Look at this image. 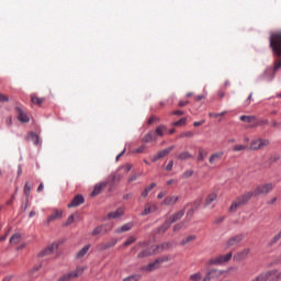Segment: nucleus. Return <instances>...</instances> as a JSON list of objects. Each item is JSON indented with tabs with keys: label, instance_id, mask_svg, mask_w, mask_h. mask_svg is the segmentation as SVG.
I'll list each match as a JSON object with an SVG mask.
<instances>
[{
	"label": "nucleus",
	"instance_id": "1",
	"mask_svg": "<svg viewBox=\"0 0 281 281\" xmlns=\"http://www.w3.org/2000/svg\"><path fill=\"white\" fill-rule=\"evenodd\" d=\"M269 43L272 54L279 58L274 60V71H278L281 69V30L270 32Z\"/></svg>",
	"mask_w": 281,
	"mask_h": 281
},
{
	"label": "nucleus",
	"instance_id": "2",
	"mask_svg": "<svg viewBox=\"0 0 281 281\" xmlns=\"http://www.w3.org/2000/svg\"><path fill=\"white\" fill-rule=\"evenodd\" d=\"M225 273H227V271L225 270H220V269H212L206 273V277L203 279V277H201V273L198 272L195 274H192L190 277V280L192 281H210V280H217V278H223V276H225Z\"/></svg>",
	"mask_w": 281,
	"mask_h": 281
},
{
	"label": "nucleus",
	"instance_id": "3",
	"mask_svg": "<svg viewBox=\"0 0 281 281\" xmlns=\"http://www.w3.org/2000/svg\"><path fill=\"white\" fill-rule=\"evenodd\" d=\"M168 247H171L170 243H165L161 246H150L148 249L140 251L137 258H148V256L159 254V251H164V249H168Z\"/></svg>",
	"mask_w": 281,
	"mask_h": 281
},
{
	"label": "nucleus",
	"instance_id": "4",
	"mask_svg": "<svg viewBox=\"0 0 281 281\" xmlns=\"http://www.w3.org/2000/svg\"><path fill=\"white\" fill-rule=\"evenodd\" d=\"M273 188H276V184L271 182L259 184L255 188L254 191H249L248 194H251V199H252V196H260V194H269V192H271Z\"/></svg>",
	"mask_w": 281,
	"mask_h": 281
},
{
	"label": "nucleus",
	"instance_id": "5",
	"mask_svg": "<svg viewBox=\"0 0 281 281\" xmlns=\"http://www.w3.org/2000/svg\"><path fill=\"white\" fill-rule=\"evenodd\" d=\"M251 199V193L246 192L243 195L238 196L231 205L229 212H236L239 207H243L247 201Z\"/></svg>",
	"mask_w": 281,
	"mask_h": 281
},
{
	"label": "nucleus",
	"instance_id": "6",
	"mask_svg": "<svg viewBox=\"0 0 281 281\" xmlns=\"http://www.w3.org/2000/svg\"><path fill=\"white\" fill-rule=\"evenodd\" d=\"M269 146V140L265 138H255L250 142V146L248 150H262V148H267Z\"/></svg>",
	"mask_w": 281,
	"mask_h": 281
},
{
	"label": "nucleus",
	"instance_id": "7",
	"mask_svg": "<svg viewBox=\"0 0 281 281\" xmlns=\"http://www.w3.org/2000/svg\"><path fill=\"white\" fill-rule=\"evenodd\" d=\"M232 252L226 255H220L215 258H212L207 261V265H225V262H229L232 260Z\"/></svg>",
	"mask_w": 281,
	"mask_h": 281
},
{
	"label": "nucleus",
	"instance_id": "8",
	"mask_svg": "<svg viewBox=\"0 0 281 281\" xmlns=\"http://www.w3.org/2000/svg\"><path fill=\"white\" fill-rule=\"evenodd\" d=\"M245 240V234H237L233 237L228 238V240L225 244V248L229 249L232 247H236L239 243H243Z\"/></svg>",
	"mask_w": 281,
	"mask_h": 281
},
{
	"label": "nucleus",
	"instance_id": "9",
	"mask_svg": "<svg viewBox=\"0 0 281 281\" xmlns=\"http://www.w3.org/2000/svg\"><path fill=\"white\" fill-rule=\"evenodd\" d=\"M56 249H58V245L56 243H53L50 246L40 251L37 258H47V256H52V254H54Z\"/></svg>",
	"mask_w": 281,
	"mask_h": 281
},
{
	"label": "nucleus",
	"instance_id": "10",
	"mask_svg": "<svg viewBox=\"0 0 281 281\" xmlns=\"http://www.w3.org/2000/svg\"><path fill=\"white\" fill-rule=\"evenodd\" d=\"M172 150H175V146H170L166 149L158 151L157 155H155L151 158V161H159V159H164V157H168V155H170V153H172Z\"/></svg>",
	"mask_w": 281,
	"mask_h": 281
},
{
	"label": "nucleus",
	"instance_id": "11",
	"mask_svg": "<svg viewBox=\"0 0 281 281\" xmlns=\"http://www.w3.org/2000/svg\"><path fill=\"white\" fill-rule=\"evenodd\" d=\"M108 232H111V226L103 224V225L97 226L92 231V236H104V234H108Z\"/></svg>",
	"mask_w": 281,
	"mask_h": 281
},
{
	"label": "nucleus",
	"instance_id": "12",
	"mask_svg": "<svg viewBox=\"0 0 281 281\" xmlns=\"http://www.w3.org/2000/svg\"><path fill=\"white\" fill-rule=\"evenodd\" d=\"M251 250L249 248H244L243 250L236 252L234 256H233V260L235 262H240L241 260H245V258H247V256H249V252Z\"/></svg>",
	"mask_w": 281,
	"mask_h": 281
},
{
	"label": "nucleus",
	"instance_id": "13",
	"mask_svg": "<svg viewBox=\"0 0 281 281\" xmlns=\"http://www.w3.org/2000/svg\"><path fill=\"white\" fill-rule=\"evenodd\" d=\"M276 66L272 67H268L266 68L263 75H262V79L267 80L268 82H271V80H273V78H276Z\"/></svg>",
	"mask_w": 281,
	"mask_h": 281
},
{
	"label": "nucleus",
	"instance_id": "14",
	"mask_svg": "<svg viewBox=\"0 0 281 281\" xmlns=\"http://www.w3.org/2000/svg\"><path fill=\"white\" fill-rule=\"evenodd\" d=\"M63 218V210L54 209L52 214L47 217L46 223H52L54 221H60Z\"/></svg>",
	"mask_w": 281,
	"mask_h": 281
},
{
	"label": "nucleus",
	"instance_id": "15",
	"mask_svg": "<svg viewBox=\"0 0 281 281\" xmlns=\"http://www.w3.org/2000/svg\"><path fill=\"white\" fill-rule=\"evenodd\" d=\"M16 114H18V120L19 122H23L24 124L30 122V116L25 113L23 109L20 106L15 108Z\"/></svg>",
	"mask_w": 281,
	"mask_h": 281
},
{
	"label": "nucleus",
	"instance_id": "16",
	"mask_svg": "<svg viewBox=\"0 0 281 281\" xmlns=\"http://www.w3.org/2000/svg\"><path fill=\"white\" fill-rule=\"evenodd\" d=\"M186 216V210L178 211L177 213H173L167 221L172 225V223H177V221H181Z\"/></svg>",
	"mask_w": 281,
	"mask_h": 281
},
{
	"label": "nucleus",
	"instance_id": "17",
	"mask_svg": "<svg viewBox=\"0 0 281 281\" xmlns=\"http://www.w3.org/2000/svg\"><path fill=\"white\" fill-rule=\"evenodd\" d=\"M240 121L246 122L247 124H251V128H256V126H258V120L256 119V116L241 115Z\"/></svg>",
	"mask_w": 281,
	"mask_h": 281
},
{
	"label": "nucleus",
	"instance_id": "18",
	"mask_svg": "<svg viewBox=\"0 0 281 281\" xmlns=\"http://www.w3.org/2000/svg\"><path fill=\"white\" fill-rule=\"evenodd\" d=\"M223 155H225L223 151L212 154L209 158V162L211 164V166L218 164L223 159Z\"/></svg>",
	"mask_w": 281,
	"mask_h": 281
},
{
	"label": "nucleus",
	"instance_id": "19",
	"mask_svg": "<svg viewBox=\"0 0 281 281\" xmlns=\"http://www.w3.org/2000/svg\"><path fill=\"white\" fill-rule=\"evenodd\" d=\"M82 203H85V196L78 194L68 204V207H78L79 205H82Z\"/></svg>",
	"mask_w": 281,
	"mask_h": 281
},
{
	"label": "nucleus",
	"instance_id": "20",
	"mask_svg": "<svg viewBox=\"0 0 281 281\" xmlns=\"http://www.w3.org/2000/svg\"><path fill=\"white\" fill-rule=\"evenodd\" d=\"M106 186H109L108 181L98 183L91 192V196H98V194H100V192H102Z\"/></svg>",
	"mask_w": 281,
	"mask_h": 281
},
{
	"label": "nucleus",
	"instance_id": "21",
	"mask_svg": "<svg viewBox=\"0 0 281 281\" xmlns=\"http://www.w3.org/2000/svg\"><path fill=\"white\" fill-rule=\"evenodd\" d=\"M153 212H157V205L147 203L142 212V216H148V214H153Z\"/></svg>",
	"mask_w": 281,
	"mask_h": 281
},
{
	"label": "nucleus",
	"instance_id": "22",
	"mask_svg": "<svg viewBox=\"0 0 281 281\" xmlns=\"http://www.w3.org/2000/svg\"><path fill=\"white\" fill-rule=\"evenodd\" d=\"M89 249H91L90 244L86 245L82 249H80V250L76 254L75 258H76L77 260H82V258L86 257L87 254H89Z\"/></svg>",
	"mask_w": 281,
	"mask_h": 281
},
{
	"label": "nucleus",
	"instance_id": "23",
	"mask_svg": "<svg viewBox=\"0 0 281 281\" xmlns=\"http://www.w3.org/2000/svg\"><path fill=\"white\" fill-rule=\"evenodd\" d=\"M115 245H117V239H111L110 241L108 243H102L99 245V249L101 251H104L106 249H111V247H115Z\"/></svg>",
	"mask_w": 281,
	"mask_h": 281
},
{
	"label": "nucleus",
	"instance_id": "24",
	"mask_svg": "<svg viewBox=\"0 0 281 281\" xmlns=\"http://www.w3.org/2000/svg\"><path fill=\"white\" fill-rule=\"evenodd\" d=\"M133 229V222H128L121 227L116 228L114 232L115 234H123V232H131Z\"/></svg>",
	"mask_w": 281,
	"mask_h": 281
},
{
	"label": "nucleus",
	"instance_id": "25",
	"mask_svg": "<svg viewBox=\"0 0 281 281\" xmlns=\"http://www.w3.org/2000/svg\"><path fill=\"white\" fill-rule=\"evenodd\" d=\"M216 199H218V194H216V192L210 193L205 199L204 207L212 205Z\"/></svg>",
	"mask_w": 281,
	"mask_h": 281
},
{
	"label": "nucleus",
	"instance_id": "26",
	"mask_svg": "<svg viewBox=\"0 0 281 281\" xmlns=\"http://www.w3.org/2000/svg\"><path fill=\"white\" fill-rule=\"evenodd\" d=\"M85 271H87V266H78L76 270L70 271V273L72 274V278H80Z\"/></svg>",
	"mask_w": 281,
	"mask_h": 281
},
{
	"label": "nucleus",
	"instance_id": "27",
	"mask_svg": "<svg viewBox=\"0 0 281 281\" xmlns=\"http://www.w3.org/2000/svg\"><path fill=\"white\" fill-rule=\"evenodd\" d=\"M179 201V195H169L162 201V205H175Z\"/></svg>",
	"mask_w": 281,
	"mask_h": 281
},
{
	"label": "nucleus",
	"instance_id": "28",
	"mask_svg": "<svg viewBox=\"0 0 281 281\" xmlns=\"http://www.w3.org/2000/svg\"><path fill=\"white\" fill-rule=\"evenodd\" d=\"M145 144H150V142H157V134L155 132H149L143 137Z\"/></svg>",
	"mask_w": 281,
	"mask_h": 281
},
{
	"label": "nucleus",
	"instance_id": "29",
	"mask_svg": "<svg viewBox=\"0 0 281 281\" xmlns=\"http://www.w3.org/2000/svg\"><path fill=\"white\" fill-rule=\"evenodd\" d=\"M170 221L166 220L165 223L156 229V234H165V232H168L170 229Z\"/></svg>",
	"mask_w": 281,
	"mask_h": 281
},
{
	"label": "nucleus",
	"instance_id": "30",
	"mask_svg": "<svg viewBox=\"0 0 281 281\" xmlns=\"http://www.w3.org/2000/svg\"><path fill=\"white\" fill-rule=\"evenodd\" d=\"M194 240H196V235H189L180 241V245L181 247H186V245H190V243H194Z\"/></svg>",
	"mask_w": 281,
	"mask_h": 281
},
{
	"label": "nucleus",
	"instance_id": "31",
	"mask_svg": "<svg viewBox=\"0 0 281 281\" xmlns=\"http://www.w3.org/2000/svg\"><path fill=\"white\" fill-rule=\"evenodd\" d=\"M124 215V209H117L114 212L108 214V218H120V216Z\"/></svg>",
	"mask_w": 281,
	"mask_h": 281
},
{
	"label": "nucleus",
	"instance_id": "32",
	"mask_svg": "<svg viewBox=\"0 0 281 281\" xmlns=\"http://www.w3.org/2000/svg\"><path fill=\"white\" fill-rule=\"evenodd\" d=\"M155 269H159V263L157 262V259L155 260V262H151L142 268L143 271H155Z\"/></svg>",
	"mask_w": 281,
	"mask_h": 281
},
{
	"label": "nucleus",
	"instance_id": "33",
	"mask_svg": "<svg viewBox=\"0 0 281 281\" xmlns=\"http://www.w3.org/2000/svg\"><path fill=\"white\" fill-rule=\"evenodd\" d=\"M23 237L21 236V234L20 233H15V234H13L12 236H11V238H10V244L11 245H19L20 243H21V239H22Z\"/></svg>",
	"mask_w": 281,
	"mask_h": 281
},
{
	"label": "nucleus",
	"instance_id": "34",
	"mask_svg": "<svg viewBox=\"0 0 281 281\" xmlns=\"http://www.w3.org/2000/svg\"><path fill=\"white\" fill-rule=\"evenodd\" d=\"M31 102H32L33 104H37V106H41V104H42L43 102H45V99H44V98H41V97H37V95H35V94H32V95H31Z\"/></svg>",
	"mask_w": 281,
	"mask_h": 281
},
{
	"label": "nucleus",
	"instance_id": "35",
	"mask_svg": "<svg viewBox=\"0 0 281 281\" xmlns=\"http://www.w3.org/2000/svg\"><path fill=\"white\" fill-rule=\"evenodd\" d=\"M157 188V183L153 182L149 187H146L145 190L140 193V196H143V199H146V196H148V193L154 189Z\"/></svg>",
	"mask_w": 281,
	"mask_h": 281
},
{
	"label": "nucleus",
	"instance_id": "36",
	"mask_svg": "<svg viewBox=\"0 0 281 281\" xmlns=\"http://www.w3.org/2000/svg\"><path fill=\"white\" fill-rule=\"evenodd\" d=\"M167 131H168V128L165 125H160V126L156 127V132H154V133L158 137H164V133Z\"/></svg>",
	"mask_w": 281,
	"mask_h": 281
},
{
	"label": "nucleus",
	"instance_id": "37",
	"mask_svg": "<svg viewBox=\"0 0 281 281\" xmlns=\"http://www.w3.org/2000/svg\"><path fill=\"white\" fill-rule=\"evenodd\" d=\"M170 260H172V256H162L156 259L159 267L164 265V262H170Z\"/></svg>",
	"mask_w": 281,
	"mask_h": 281
},
{
	"label": "nucleus",
	"instance_id": "38",
	"mask_svg": "<svg viewBox=\"0 0 281 281\" xmlns=\"http://www.w3.org/2000/svg\"><path fill=\"white\" fill-rule=\"evenodd\" d=\"M71 280H74V276L71 274V272L64 273L57 279V281H71Z\"/></svg>",
	"mask_w": 281,
	"mask_h": 281
},
{
	"label": "nucleus",
	"instance_id": "39",
	"mask_svg": "<svg viewBox=\"0 0 281 281\" xmlns=\"http://www.w3.org/2000/svg\"><path fill=\"white\" fill-rule=\"evenodd\" d=\"M178 159H180V161H186L187 159H192V154H190L189 151H182L178 156Z\"/></svg>",
	"mask_w": 281,
	"mask_h": 281
},
{
	"label": "nucleus",
	"instance_id": "40",
	"mask_svg": "<svg viewBox=\"0 0 281 281\" xmlns=\"http://www.w3.org/2000/svg\"><path fill=\"white\" fill-rule=\"evenodd\" d=\"M243 150H249V146H247V145H235V146H233V153H240Z\"/></svg>",
	"mask_w": 281,
	"mask_h": 281
},
{
	"label": "nucleus",
	"instance_id": "41",
	"mask_svg": "<svg viewBox=\"0 0 281 281\" xmlns=\"http://www.w3.org/2000/svg\"><path fill=\"white\" fill-rule=\"evenodd\" d=\"M205 157H207V151L203 150V149H199L198 153V161H204Z\"/></svg>",
	"mask_w": 281,
	"mask_h": 281
},
{
	"label": "nucleus",
	"instance_id": "42",
	"mask_svg": "<svg viewBox=\"0 0 281 281\" xmlns=\"http://www.w3.org/2000/svg\"><path fill=\"white\" fill-rule=\"evenodd\" d=\"M29 138L31 139V142H33V144H35V146H38V136L36 133L31 132L29 134Z\"/></svg>",
	"mask_w": 281,
	"mask_h": 281
},
{
	"label": "nucleus",
	"instance_id": "43",
	"mask_svg": "<svg viewBox=\"0 0 281 281\" xmlns=\"http://www.w3.org/2000/svg\"><path fill=\"white\" fill-rule=\"evenodd\" d=\"M181 229H186V222L175 224L173 232H181Z\"/></svg>",
	"mask_w": 281,
	"mask_h": 281
},
{
	"label": "nucleus",
	"instance_id": "44",
	"mask_svg": "<svg viewBox=\"0 0 281 281\" xmlns=\"http://www.w3.org/2000/svg\"><path fill=\"white\" fill-rule=\"evenodd\" d=\"M137 238L135 236H131L126 241L123 243V247H130L133 243H136Z\"/></svg>",
	"mask_w": 281,
	"mask_h": 281
},
{
	"label": "nucleus",
	"instance_id": "45",
	"mask_svg": "<svg viewBox=\"0 0 281 281\" xmlns=\"http://www.w3.org/2000/svg\"><path fill=\"white\" fill-rule=\"evenodd\" d=\"M187 122H188V119L187 117H182L179 121L173 122L172 126H186Z\"/></svg>",
	"mask_w": 281,
	"mask_h": 281
},
{
	"label": "nucleus",
	"instance_id": "46",
	"mask_svg": "<svg viewBox=\"0 0 281 281\" xmlns=\"http://www.w3.org/2000/svg\"><path fill=\"white\" fill-rule=\"evenodd\" d=\"M139 177H142V172L133 173V175L128 178L127 182H128V183H133V181H137V179H139Z\"/></svg>",
	"mask_w": 281,
	"mask_h": 281
},
{
	"label": "nucleus",
	"instance_id": "47",
	"mask_svg": "<svg viewBox=\"0 0 281 281\" xmlns=\"http://www.w3.org/2000/svg\"><path fill=\"white\" fill-rule=\"evenodd\" d=\"M194 175V171L189 169L181 175V179H190Z\"/></svg>",
	"mask_w": 281,
	"mask_h": 281
},
{
	"label": "nucleus",
	"instance_id": "48",
	"mask_svg": "<svg viewBox=\"0 0 281 281\" xmlns=\"http://www.w3.org/2000/svg\"><path fill=\"white\" fill-rule=\"evenodd\" d=\"M30 192H32V187L30 186V182H26L25 186H24L25 196H30Z\"/></svg>",
	"mask_w": 281,
	"mask_h": 281
},
{
	"label": "nucleus",
	"instance_id": "49",
	"mask_svg": "<svg viewBox=\"0 0 281 281\" xmlns=\"http://www.w3.org/2000/svg\"><path fill=\"white\" fill-rule=\"evenodd\" d=\"M139 278V274H133L131 277L125 278L123 281H138Z\"/></svg>",
	"mask_w": 281,
	"mask_h": 281
},
{
	"label": "nucleus",
	"instance_id": "50",
	"mask_svg": "<svg viewBox=\"0 0 281 281\" xmlns=\"http://www.w3.org/2000/svg\"><path fill=\"white\" fill-rule=\"evenodd\" d=\"M0 102H10V98L3 93H0Z\"/></svg>",
	"mask_w": 281,
	"mask_h": 281
},
{
	"label": "nucleus",
	"instance_id": "51",
	"mask_svg": "<svg viewBox=\"0 0 281 281\" xmlns=\"http://www.w3.org/2000/svg\"><path fill=\"white\" fill-rule=\"evenodd\" d=\"M180 137H194V133L193 132H183Z\"/></svg>",
	"mask_w": 281,
	"mask_h": 281
},
{
	"label": "nucleus",
	"instance_id": "52",
	"mask_svg": "<svg viewBox=\"0 0 281 281\" xmlns=\"http://www.w3.org/2000/svg\"><path fill=\"white\" fill-rule=\"evenodd\" d=\"M112 181H117V182H120V181H122V175H120V173H115L113 177H112Z\"/></svg>",
	"mask_w": 281,
	"mask_h": 281
},
{
	"label": "nucleus",
	"instance_id": "53",
	"mask_svg": "<svg viewBox=\"0 0 281 281\" xmlns=\"http://www.w3.org/2000/svg\"><path fill=\"white\" fill-rule=\"evenodd\" d=\"M172 166H175V162H173L172 160H170V161L168 162V165L166 166V170H167L168 172H170V170H172Z\"/></svg>",
	"mask_w": 281,
	"mask_h": 281
},
{
	"label": "nucleus",
	"instance_id": "54",
	"mask_svg": "<svg viewBox=\"0 0 281 281\" xmlns=\"http://www.w3.org/2000/svg\"><path fill=\"white\" fill-rule=\"evenodd\" d=\"M122 168H123V170H124L125 172H131V168H133V165L127 164V165H125V166L122 167Z\"/></svg>",
	"mask_w": 281,
	"mask_h": 281
},
{
	"label": "nucleus",
	"instance_id": "55",
	"mask_svg": "<svg viewBox=\"0 0 281 281\" xmlns=\"http://www.w3.org/2000/svg\"><path fill=\"white\" fill-rule=\"evenodd\" d=\"M74 221H75L74 215H70V216L67 218V221H66V225H71V223H74Z\"/></svg>",
	"mask_w": 281,
	"mask_h": 281
},
{
	"label": "nucleus",
	"instance_id": "56",
	"mask_svg": "<svg viewBox=\"0 0 281 281\" xmlns=\"http://www.w3.org/2000/svg\"><path fill=\"white\" fill-rule=\"evenodd\" d=\"M203 124H205V120L195 121V122L193 123V126H203Z\"/></svg>",
	"mask_w": 281,
	"mask_h": 281
},
{
	"label": "nucleus",
	"instance_id": "57",
	"mask_svg": "<svg viewBox=\"0 0 281 281\" xmlns=\"http://www.w3.org/2000/svg\"><path fill=\"white\" fill-rule=\"evenodd\" d=\"M41 265L35 266L32 270H31V276H33L34 273H36V271H38L41 269Z\"/></svg>",
	"mask_w": 281,
	"mask_h": 281
},
{
	"label": "nucleus",
	"instance_id": "58",
	"mask_svg": "<svg viewBox=\"0 0 281 281\" xmlns=\"http://www.w3.org/2000/svg\"><path fill=\"white\" fill-rule=\"evenodd\" d=\"M194 214V210H189L188 212H187V217L186 218H189V221H190V218H192V215Z\"/></svg>",
	"mask_w": 281,
	"mask_h": 281
},
{
	"label": "nucleus",
	"instance_id": "59",
	"mask_svg": "<svg viewBox=\"0 0 281 281\" xmlns=\"http://www.w3.org/2000/svg\"><path fill=\"white\" fill-rule=\"evenodd\" d=\"M201 100H205V95L199 94L195 97V102H201Z\"/></svg>",
	"mask_w": 281,
	"mask_h": 281
},
{
	"label": "nucleus",
	"instance_id": "60",
	"mask_svg": "<svg viewBox=\"0 0 281 281\" xmlns=\"http://www.w3.org/2000/svg\"><path fill=\"white\" fill-rule=\"evenodd\" d=\"M209 117H214V119L220 117V113L210 112Z\"/></svg>",
	"mask_w": 281,
	"mask_h": 281
},
{
	"label": "nucleus",
	"instance_id": "61",
	"mask_svg": "<svg viewBox=\"0 0 281 281\" xmlns=\"http://www.w3.org/2000/svg\"><path fill=\"white\" fill-rule=\"evenodd\" d=\"M175 184H177V180L175 179H170L167 181V186H175Z\"/></svg>",
	"mask_w": 281,
	"mask_h": 281
},
{
	"label": "nucleus",
	"instance_id": "62",
	"mask_svg": "<svg viewBox=\"0 0 281 281\" xmlns=\"http://www.w3.org/2000/svg\"><path fill=\"white\" fill-rule=\"evenodd\" d=\"M171 115H183V111L181 110H176L171 113Z\"/></svg>",
	"mask_w": 281,
	"mask_h": 281
},
{
	"label": "nucleus",
	"instance_id": "63",
	"mask_svg": "<svg viewBox=\"0 0 281 281\" xmlns=\"http://www.w3.org/2000/svg\"><path fill=\"white\" fill-rule=\"evenodd\" d=\"M155 122H157V117H156V116H151V117L148 120V124H155Z\"/></svg>",
	"mask_w": 281,
	"mask_h": 281
},
{
	"label": "nucleus",
	"instance_id": "64",
	"mask_svg": "<svg viewBox=\"0 0 281 281\" xmlns=\"http://www.w3.org/2000/svg\"><path fill=\"white\" fill-rule=\"evenodd\" d=\"M166 196V192L161 191L158 193L157 199H164Z\"/></svg>",
	"mask_w": 281,
	"mask_h": 281
}]
</instances>
